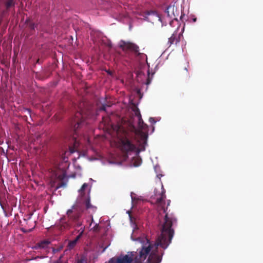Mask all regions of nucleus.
<instances>
[{"mask_svg": "<svg viewBox=\"0 0 263 263\" xmlns=\"http://www.w3.org/2000/svg\"><path fill=\"white\" fill-rule=\"evenodd\" d=\"M39 59H38V60H37L36 63H39Z\"/></svg>", "mask_w": 263, "mask_h": 263, "instance_id": "obj_37", "label": "nucleus"}, {"mask_svg": "<svg viewBox=\"0 0 263 263\" xmlns=\"http://www.w3.org/2000/svg\"><path fill=\"white\" fill-rule=\"evenodd\" d=\"M32 213H31V214H30V215L29 216V217H28V219H30V218H31V216H32Z\"/></svg>", "mask_w": 263, "mask_h": 263, "instance_id": "obj_33", "label": "nucleus"}, {"mask_svg": "<svg viewBox=\"0 0 263 263\" xmlns=\"http://www.w3.org/2000/svg\"><path fill=\"white\" fill-rule=\"evenodd\" d=\"M184 70L185 71V74L186 75H187L188 74V70H187V69L186 67H185L184 68Z\"/></svg>", "mask_w": 263, "mask_h": 263, "instance_id": "obj_30", "label": "nucleus"}, {"mask_svg": "<svg viewBox=\"0 0 263 263\" xmlns=\"http://www.w3.org/2000/svg\"><path fill=\"white\" fill-rule=\"evenodd\" d=\"M131 237H132V238L133 240H134V238H133V235H132V236H131Z\"/></svg>", "mask_w": 263, "mask_h": 263, "instance_id": "obj_38", "label": "nucleus"}, {"mask_svg": "<svg viewBox=\"0 0 263 263\" xmlns=\"http://www.w3.org/2000/svg\"><path fill=\"white\" fill-rule=\"evenodd\" d=\"M170 202H171V200H168L167 201V206L170 205Z\"/></svg>", "mask_w": 263, "mask_h": 263, "instance_id": "obj_32", "label": "nucleus"}, {"mask_svg": "<svg viewBox=\"0 0 263 263\" xmlns=\"http://www.w3.org/2000/svg\"><path fill=\"white\" fill-rule=\"evenodd\" d=\"M155 196L157 197L153 198L155 200V203L161 208L163 213H165L164 221L161 227V234L154 243L147 238L143 240L141 248L138 249L136 252L135 263H160L164 252L159 253L158 247L166 249L171 243L174 235L173 226L176 223L177 220L172 213L167 212V207L165 208L166 195L163 185L161 186V193L158 195L156 194Z\"/></svg>", "mask_w": 263, "mask_h": 263, "instance_id": "obj_1", "label": "nucleus"}, {"mask_svg": "<svg viewBox=\"0 0 263 263\" xmlns=\"http://www.w3.org/2000/svg\"><path fill=\"white\" fill-rule=\"evenodd\" d=\"M74 152V148H70V152L71 153H73Z\"/></svg>", "mask_w": 263, "mask_h": 263, "instance_id": "obj_31", "label": "nucleus"}, {"mask_svg": "<svg viewBox=\"0 0 263 263\" xmlns=\"http://www.w3.org/2000/svg\"><path fill=\"white\" fill-rule=\"evenodd\" d=\"M196 21V18L194 19V21L195 22Z\"/></svg>", "mask_w": 263, "mask_h": 263, "instance_id": "obj_39", "label": "nucleus"}, {"mask_svg": "<svg viewBox=\"0 0 263 263\" xmlns=\"http://www.w3.org/2000/svg\"><path fill=\"white\" fill-rule=\"evenodd\" d=\"M67 182L64 181H61V182L59 183L56 187V190H58L61 187H65L66 186Z\"/></svg>", "mask_w": 263, "mask_h": 263, "instance_id": "obj_16", "label": "nucleus"}, {"mask_svg": "<svg viewBox=\"0 0 263 263\" xmlns=\"http://www.w3.org/2000/svg\"><path fill=\"white\" fill-rule=\"evenodd\" d=\"M29 27L30 28V29L32 30H34V28L35 27V24L32 22H30L29 24Z\"/></svg>", "mask_w": 263, "mask_h": 263, "instance_id": "obj_21", "label": "nucleus"}, {"mask_svg": "<svg viewBox=\"0 0 263 263\" xmlns=\"http://www.w3.org/2000/svg\"><path fill=\"white\" fill-rule=\"evenodd\" d=\"M180 40V34H178L177 32H174L172 36L168 38L167 44H168L169 47L173 44L176 45L179 42Z\"/></svg>", "mask_w": 263, "mask_h": 263, "instance_id": "obj_7", "label": "nucleus"}, {"mask_svg": "<svg viewBox=\"0 0 263 263\" xmlns=\"http://www.w3.org/2000/svg\"><path fill=\"white\" fill-rule=\"evenodd\" d=\"M138 127L141 130H146L147 129V125L144 123L142 118L138 120Z\"/></svg>", "mask_w": 263, "mask_h": 263, "instance_id": "obj_10", "label": "nucleus"}, {"mask_svg": "<svg viewBox=\"0 0 263 263\" xmlns=\"http://www.w3.org/2000/svg\"><path fill=\"white\" fill-rule=\"evenodd\" d=\"M136 254H134V252H132V256H129V255H125L123 256H121L117 258H112L110 259V263H130L133 260L134 261V258L136 255H137L136 252H135Z\"/></svg>", "mask_w": 263, "mask_h": 263, "instance_id": "obj_6", "label": "nucleus"}, {"mask_svg": "<svg viewBox=\"0 0 263 263\" xmlns=\"http://www.w3.org/2000/svg\"><path fill=\"white\" fill-rule=\"evenodd\" d=\"M142 136L143 140L144 141V142H146L147 135L146 134H145L144 133H142Z\"/></svg>", "mask_w": 263, "mask_h": 263, "instance_id": "obj_23", "label": "nucleus"}, {"mask_svg": "<svg viewBox=\"0 0 263 263\" xmlns=\"http://www.w3.org/2000/svg\"><path fill=\"white\" fill-rule=\"evenodd\" d=\"M84 204L85 205L86 208L87 209H91L93 211H95L96 210V207L91 205L90 202V198L88 197L85 199Z\"/></svg>", "mask_w": 263, "mask_h": 263, "instance_id": "obj_9", "label": "nucleus"}, {"mask_svg": "<svg viewBox=\"0 0 263 263\" xmlns=\"http://www.w3.org/2000/svg\"><path fill=\"white\" fill-rule=\"evenodd\" d=\"M77 242L74 239L72 241H70L68 243L69 247L70 248H73L76 246Z\"/></svg>", "mask_w": 263, "mask_h": 263, "instance_id": "obj_17", "label": "nucleus"}, {"mask_svg": "<svg viewBox=\"0 0 263 263\" xmlns=\"http://www.w3.org/2000/svg\"><path fill=\"white\" fill-rule=\"evenodd\" d=\"M151 80L149 78V77L148 76V78L147 79V81H146V85H149L150 83H151Z\"/></svg>", "mask_w": 263, "mask_h": 263, "instance_id": "obj_26", "label": "nucleus"}, {"mask_svg": "<svg viewBox=\"0 0 263 263\" xmlns=\"http://www.w3.org/2000/svg\"><path fill=\"white\" fill-rule=\"evenodd\" d=\"M119 147L121 151L124 154L134 152L136 149V145L133 143L125 134V137H121L119 140Z\"/></svg>", "mask_w": 263, "mask_h": 263, "instance_id": "obj_4", "label": "nucleus"}, {"mask_svg": "<svg viewBox=\"0 0 263 263\" xmlns=\"http://www.w3.org/2000/svg\"><path fill=\"white\" fill-rule=\"evenodd\" d=\"M110 106V105H108L107 104H103L102 106L100 108V110L106 111V107Z\"/></svg>", "mask_w": 263, "mask_h": 263, "instance_id": "obj_19", "label": "nucleus"}, {"mask_svg": "<svg viewBox=\"0 0 263 263\" xmlns=\"http://www.w3.org/2000/svg\"><path fill=\"white\" fill-rule=\"evenodd\" d=\"M27 111H28L29 113H30V110L29 109H27Z\"/></svg>", "mask_w": 263, "mask_h": 263, "instance_id": "obj_36", "label": "nucleus"}, {"mask_svg": "<svg viewBox=\"0 0 263 263\" xmlns=\"http://www.w3.org/2000/svg\"><path fill=\"white\" fill-rule=\"evenodd\" d=\"M60 250H61L60 248H57V249L53 248L52 252L53 253H55L59 252Z\"/></svg>", "mask_w": 263, "mask_h": 263, "instance_id": "obj_24", "label": "nucleus"}, {"mask_svg": "<svg viewBox=\"0 0 263 263\" xmlns=\"http://www.w3.org/2000/svg\"><path fill=\"white\" fill-rule=\"evenodd\" d=\"M107 247H105V248L103 249V251H102V252H104L105 251V250H106V249L107 248Z\"/></svg>", "mask_w": 263, "mask_h": 263, "instance_id": "obj_34", "label": "nucleus"}, {"mask_svg": "<svg viewBox=\"0 0 263 263\" xmlns=\"http://www.w3.org/2000/svg\"><path fill=\"white\" fill-rule=\"evenodd\" d=\"M81 230H82V231L76 237V238L74 239V240L77 242L79 239L80 238L82 237V235H83V232H84V228H81Z\"/></svg>", "mask_w": 263, "mask_h": 263, "instance_id": "obj_18", "label": "nucleus"}, {"mask_svg": "<svg viewBox=\"0 0 263 263\" xmlns=\"http://www.w3.org/2000/svg\"><path fill=\"white\" fill-rule=\"evenodd\" d=\"M171 9V7H168L165 11V12L167 13L168 16H170V15L169 14V10Z\"/></svg>", "mask_w": 263, "mask_h": 263, "instance_id": "obj_25", "label": "nucleus"}, {"mask_svg": "<svg viewBox=\"0 0 263 263\" xmlns=\"http://www.w3.org/2000/svg\"><path fill=\"white\" fill-rule=\"evenodd\" d=\"M142 163V160L141 158L136 157L133 159V165L135 166H139Z\"/></svg>", "mask_w": 263, "mask_h": 263, "instance_id": "obj_12", "label": "nucleus"}, {"mask_svg": "<svg viewBox=\"0 0 263 263\" xmlns=\"http://www.w3.org/2000/svg\"><path fill=\"white\" fill-rule=\"evenodd\" d=\"M33 228H34V227H33V228H32V229H30L29 231V232L31 231H32V230Z\"/></svg>", "mask_w": 263, "mask_h": 263, "instance_id": "obj_35", "label": "nucleus"}, {"mask_svg": "<svg viewBox=\"0 0 263 263\" xmlns=\"http://www.w3.org/2000/svg\"><path fill=\"white\" fill-rule=\"evenodd\" d=\"M64 220V218H61L59 224H57V227L60 231H63L70 228V224Z\"/></svg>", "mask_w": 263, "mask_h": 263, "instance_id": "obj_8", "label": "nucleus"}, {"mask_svg": "<svg viewBox=\"0 0 263 263\" xmlns=\"http://www.w3.org/2000/svg\"><path fill=\"white\" fill-rule=\"evenodd\" d=\"M149 122L151 123H155L156 122L154 120V118H149Z\"/></svg>", "mask_w": 263, "mask_h": 263, "instance_id": "obj_27", "label": "nucleus"}, {"mask_svg": "<svg viewBox=\"0 0 263 263\" xmlns=\"http://www.w3.org/2000/svg\"><path fill=\"white\" fill-rule=\"evenodd\" d=\"M15 0H7L5 3L7 10L15 6Z\"/></svg>", "mask_w": 263, "mask_h": 263, "instance_id": "obj_11", "label": "nucleus"}, {"mask_svg": "<svg viewBox=\"0 0 263 263\" xmlns=\"http://www.w3.org/2000/svg\"><path fill=\"white\" fill-rule=\"evenodd\" d=\"M77 263H87V262L84 258L81 257L80 259H78Z\"/></svg>", "mask_w": 263, "mask_h": 263, "instance_id": "obj_20", "label": "nucleus"}, {"mask_svg": "<svg viewBox=\"0 0 263 263\" xmlns=\"http://www.w3.org/2000/svg\"><path fill=\"white\" fill-rule=\"evenodd\" d=\"M88 186V184L86 183H84L81 186V189L79 190V192L81 195H83L84 191L85 189Z\"/></svg>", "mask_w": 263, "mask_h": 263, "instance_id": "obj_15", "label": "nucleus"}, {"mask_svg": "<svg viewBox=\"0 0 263 263\" xmlns=\"http://www.w3.org/2000/svg\"><path fill=\"white\" fill-rule=\"evenodd\" d=\"M50 243V242L48 240H43L40 242H39L40 245L41 246V249H44L47 247L48 245Z\"/></svg>", "mask_w": 263, "mask_h": 263, "instance_id": "obj_14", "label": "nucleus"}, {"mask_svg": "<svg viewBox=\"0 0 263 263\" xmlns=\"http://www.w3.org/2000/svg\"><path fill=\"white\" fill-rule=\"evenodd\" d=\"M99 228V226L98 224H96L94 227L93 229L95 231H98Z\"/></svg>", "mask_w": 263, "mask_h": 263, "instance_id": "obj_28", "label": "nucleus"}, {"mask_svg": "<svg viewBox=\"0 0 263 263\" xmlns=\"http://www.w3.org/2000/svg\"><path fill=\"white\" fill-rule=\"evenodd\" d=\"M82 210L78 204L73 205L71 209L67 211V215L69 220L73 221L75 226L79 227L82 225V221L80 219Z\"/></svg>", "mask_w": 263, "mask_h": 263, "instance_id": "obj_3", "label": "nucleus"}, {"mask_svg": "<svg viewBox=\"0 0 263 263\" xmlns=\"http://www.w3.org/2000/svg\"><path fill=\"white\" fill-rule=\"evenodd\" d=\"M92 112L89 110L86 112L83 109H81L75 114L74 117L71 122V127L74 133V135H77L78 129L86 124L85 122V119L86 118H89ZM72 140L73 142L74 148L77 147L79 143L74 135L73 136Z\"/></svg>", "mask_w": 263, "mask_h": 263, "instance_id": "obj_2", "label": "nucleus"}, {"mask_svg": "<svg viewBox=\"0 0 263 263\" xmlns=\"http://www.w3.org/2000/svg\"><path fill=\"white\" fill-rule=\"evenodd\" d=\"M40 245L39 244V242L36 243L33 247V249H35V250H37L39 249H41V247H40Z\"/></svg>", "mask_w": 263, "mask_h": 263, "instance_id": "obj_22", "label": "nucleus"}, {"mask_svg": "<svg viewBox=\"0 0 263 263\" xmlns=\"http://www.w3.org/2000/svg\"><path fill=\"white\" fill-rule=\"evenodd\" d=\"M133 110L135 112V116L138 118V119L142 118L141 115L140 114V110L137 107H136V106L134 107L133 108Z\"/></svg>", "mask_w": 263, "mask_h": 263, "instance_id": "obj_13", "label": "nucleus"}, {"mask_svg": "<svg viewBox=\"0 0 263 263\" xmlns=\"http://www.w3.org/2000/svg\"><path fill=\"white\" fill-rule=\"evenodd\" d=\"M119 46L123 51H129L133 52L136 57H141L143 55V53L139 52V47L132 42L121 40L119 43Z\"/></svg>", "mask_w": 263, "mask_h": 263, "instance_id": "obj_5", "label": "nucleus"}, {"mask_svg": "<svg viewBox=\"0 0 263 263\" xmlns=\"http://www.w3.org/2000/svg\"><path fill=\"white\" fill-rule=\"evenodd\" d=\"M65 177V175H63L62 176H59V178L61 179V180H63L64 179V178Z\"/></svg>", "mask_w": 263, "mask_h": 263, "instance_id": "obj_29", "label": "nucleus"}]
</instances>
